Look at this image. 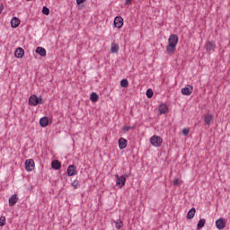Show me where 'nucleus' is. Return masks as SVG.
<instances>
[{"instance_id":"6","label":"nucleus","mask_w":230,"mask_h":230,"mask_svg":"<svg viewBox=\"0 0 230 230\" xmlns=\"http://www.w3.org/2000/svg\"><path fill=\"white\" fill-rule=\"evenodd\" d=\"M226 219H224V217H220L217 220H216V227L217 229L222 230V229H226Z\"/></svg>"},{"instance_id":"20","label":"nucleus","mask_w":230,"mask_h":230,"mask_svg":"<svg viewBox=\"0 0 230 230\" xmlns=\"http://www.w3.org/2000/svg\"><path fill=\"white\" fill-rule=\"evenodd\" d=\"M195 213H197V210H195V208H192L191 209L189 210V212L187 214V218L189 220H191V218H193V217H195Z\"/></svg>"},{"instance_id":"23","label":"nucleus","mask_w":230,"mask_h":230,"mask_svg":"<svg viewBox=\"0 0 230 230\" xmlns=\"http://www.w3.org/2000/svg\"><path fill=\"white\" fill-rule=\"evenodd\" d=\"M116 229H121L123 227V221L121 219H119L117 221H114Z\"/></svg>"},{"instance_id":"19","label":"nucleus","mask_w":230,"mask_h":230,"mask_svg":"<svg viewBox=\"0 0 230 230\" xmlns=\"http://www.w3.org/2000/svg\"><path fill=\"white\" fill-rule=\"evenodd\" d=\"M159 112L160 114H166L168 112V106L166 104H161L159 106Z\"/></svg>"},{"instance_id":"30","label":"nucleus","mask_w":230,"mask_h":230,"mask_svg":"<svg viewBox=\"0 0 230 230\" xmlns=\"http://www.w3.org/2000/svg\"><path fill=\"white\" fill-rule=\"evenodd\" d=\"M78 181L75 180L72 182L71 186L74 188V190H76L78 188Z\"/></svg>"},{"instance_id":"2","label":"nucleus","mask_w":230,"mask_h":230,"mask_svg":"<svg viewBox=\"0 0 230 230\" xmlns=\"http://www.w3.org/2000/svg\"><path fill=\"white\" fill-rule=\"evenodd\" d=\"M44 103V101L42 100V97H37V95H31L29 98V105H31L32 107H37V105H42Z\"/></svg>"},{"instance_id":"26","label":"nucleus","mask_w":230,"mask_h":230,"mask_svg":"<svg viewBox=\"0 0 230 230\" xmlns=\"http://www.w3.org/2000/svg\"><path fill=\"white\" fill-rule=\"evenodd\" d=\"M6 224V217H4V216H2L0 217V226L3 227V226H4Z\"/></svg>"},{"instance_id":"33","label":"nucleus","mask_w":230,"mask_h":230,"mask_svg":"<svg viewBox=\"0 0 230 230\" xmlns=\"http://www.w3.org/2000/svg\"><path fill=\"white\" fill-rule=\"evenodd\" d=\"M77 4H82L83 3H85V0H76Z\"/></svg>"},{"instance_id":"13","label":"nucleus","mask_w":230,"mask_h":230,"mask_svg":"<svg viewBox=\"0 0 230 230\" xmlns=\"http://www.w3.org/2000/svg\"><path fill=\"white\" fill-rule=\"evenodd\" d=\"M128 141H127V139H125V138H123V137H120L119 139V148L120 149V150H124V148H127V145H128Z\"/></svg>"},{"instance_id":"15","label":"nucleus","mask_w":230,"mask_h":230,"mask_svg":"<svg viewBox=\"0 0 230 230\" xmlns=\"http://www.w3.org/2000/svg\"><path fill=\"white\" fill-rule=\"evenodd\" d=\"M17 200H19L17 194H13L12 197L9 198V206H15V204H17Z\"/></svg>"},{"instance_id":"28","label":"nucleus","mask_w":230,"mask_h":230,"mask_svg":"<svg viewBox=\"0 0 230 230\" xmlns=\"http://www.w3.org/2000/svg\"><path fill=\"white\" fill-rule=\"evenodd\" d=\"M147 98H152V96H154V91H152V89H148L146 93Z\"/></svg>"},{"instance_id":"16","label":"nucleus","mask_w":230,"mask_h":230,"mask_svg":"<svg viewBox=\"0 0 230 230\" xmlns=\"http://www.w3.org/2000/svg\"><path fill=\"white\" fill-rule=\"evenodd\" d=\"M36 53H38V55H40V57H46L47 55L46 49L42 47H37Z\"/></svg>"},{"instance_id":"11","label":"nucleus","mask_w":230,"mask_h":230,"mask_svg":"<svg viewBox=\"0 0 230 230\" xmlns=\"http://www.w3.org/2000/svg\"><path fill=\"white\" fill-rule=\"evenodd\" d=\"M67 175H68V177H73L74 175H76V167L75 165L68 166Z\"/></svg>"},{"instance_id":"27","label":"nucleus","mask_w":230,"mask_h":230,"mask_svg":"<svg viewBox=\"0 0 230 230\" xmlns=\"http://www.w3.org/2000/svg\"><path fill=\"white\" fill-rule=\"evenodd\" d=\"M42 13L44 15H49V8L46 7V6H43L42 8Z\"/></svg>"},{"instance_id":"22","label":"nucleus","mask_w":230,"mask_h":230,"mask_svg":"<svg viewBox=\"0 0 230 230\" xmlns=\"http://www.w3.org/2000/svg\"><path fill=\"white\" fill-rule=\"evenodd\" d=\"M119 51V46L116 43L111 44V53H118Z\"/></svg>"},{"instance_id":"1","label":"nucleus","mask_w":230,"mask_h":230,"mask_svg":"<svg viewBox=\"0 0 230 230\" xmlns=\"http://www.w3.org/2000/svg\"><path fill=\"white\" fill-rule=\"evenodd\" d=\"M177 44H179V36L175 34L171 35L168 39L166 53H168V55H173L177 49Z\"/></svg>"},{"instance_id":"14","label":"nucleus","mask_w":230,"mask_h":230,"mask_svg":"<svg viewBox=\"0 0 230 230\" xmlns=\"http://www.w3.org/2000/svg\"><path fill=\"white\" fill-rule=\"evenodd\" d=\"M19 24H21V20L17 17H13L11 20V26L12 28H19Z\"/></svg>"},{"instance_id":"8","label":"nucleus","mask_w":230,"mask_h":230,"mask_svg":"<svg viewBox=\"0 0 230 230\" xmlns=\"http://www.w3.org/2000/svg\"><path fill=\"white\" fill-rule=\"evenodd\" d=\"M205 48L207 51H215L217 44L214 41H207L205 44Z\"/></svg>"},{"instance_id":"5","label":"nucleus","mask_w":230,"mask_h":230,"mask_svg":"<svg viewBox=\"0 0 230 230\" xmlns=\"http://www.w3.org/2000/svg\"><path fill=\"white\" fill-rule=\"evenodd\" d=\"M25 170L27 172H33V170H35V162L33 159H28L25 161Z\"/></svg>"},{"instance_id":"25","label":"nucleus","mask_w":230,"mask_h":230,"mask_svg":"<svg viewBox=\"0 0 230 230\" xmlns=\"http://www.w3.org/2000/svg\"><path fill=\"white\" fill-rule=\"evenodd\" d=\"M120 85H121L122 87H128V80H127V79H122V80L120 81Z\"/></svg>"},{"instance_id":"35","label":"nucleus","mask_w":230,"mask_h":230,"mask_svg":"<svg viewBox=\"0 0 230 230\" xmlns=\"http://www.w3.org/2000/svg\"><path fill=\"white\" fill-rule=\"evenodd\" d=\"M3 10H4V5L1 4V5H0V13H3Z\"/></svg>"},{"instance_id":"7","label":"nucleus","mask_w":230,"mask_h":230,"mask_svg":"<svg viewBox=\"0 0 230 230\" xmlns=\"http://www.w3.org/2000/svg\"><path fill=\"white\" fill-rule=\"evenodd\" d=\"M191 93H193V86L191 85L181 89V94H183L184 96H190L191 95Z\"/></svg>"},{"instance_id":"34","label":"nucleus","mask_w":230,"mask_h":230,"mask_svg":"<svg viewBox=\"0 0 230 230\" xmlns=\"http://www.w3.org/2000/svg\"><path fill=\"white\" fill-rule=\"evenodd\" d=\"M126 4H128V5L132 4V0H126Z\"/></svg>"},{"instance_id":"4","label":"nucleus","mask_w":230,"mask_h":230,"mask_svg":"<svg viewBox=\"0 0 230 230\" xmlns=\"http://www.w3.org/2000/svg\"><path fill=\"white\" fill-rule=\"evenodd\" d=\"M150 143L153 146L159 147L163 145V139L161 137L155 135L150 138Z\"/></svg>"},{"instance_id":"3","label":"nucleus","mask_w":230,"mask_h":230,"mask_svg":"<svg viewBox=\"0 0 230 230\" xmlns=\"http://www.w3.org/2000/svg\"><path fill=\"white\" fill-rule=\"evenodd\" d=\"M127 177H128V174H125L122 176L116 174L115 175L116 185L119 186V188H122L123 186H125V183L127 182Z\"/></svg>"},{"instance_id":"31","label":"nucleus","mask_w":230,"mask_h":230,"mask_svg":"<svg viewBox=\"0 0 230 230\" xmlns=\"http://www.w3.org/2000/svg\"><path fill=\"white\" fill-rule=\"evenodd\" d=\"M132 128H134L130 127V126H125L123 128V132H128V130H132Z\"/></svg>"},{"instance_id":"12","label":"nucleus","mask_w":230,"mask_h":230,"mask_svg":"<svg viewBox=\"0 0 230 230\" xmlns=\"http://www.w3.org/2000/svg\"><path fill=\"white\" fill-rule=\"evenodd\" d=\"M14 57H16V58H22V57H24V49H22V48H17L14 51Z\"/></svg>"},{"instance_id":"21","label":"nucleus","mask_w":230,"mask_h":230,"mask_svg":"<svg viewBox=\"0 0 230 230\" xmlns=\"http://www.w3.org/2000/svg\"><path fill=\"white\" fill-rule=\"evenodd\" d=\"M90 100L91 102H98V100H100V96L96 93H92V94L90 95Z\"/></svg>"},{"instance_id":"32","label":"nucleus","mask_w":230,"mask_h":230,"mask_svg":"<svg viewBox=\"0 0 230 230\" xmlns=\"http://www.w3.org/2000/svg\"><path fill=\"white\" fill-rule=\"evenodd\" d=\"M182 134L183 136H188L190 134V129L189 128H183L182 129Z\"/></svg>"},{"instance_id":"17","label":"nucleus","mask_w":230,"mask_h":230,"mask_svg":"<svg viewBox=\"0 0 230 230\" xmlns=\"http://www.w3.org/2000/svg\"><path fill=\"white\" fill-rule=\"evenodd\" d=\"M49 124V119H48V117H43L40 119V127H48V125Z\"/></svg>"},{"instance_id":"24","label":"nucleus","mask_w":230,"mask_h":230,"mask_svg":"<svg viewBox=\"0 0 230 230\" xmlns=\"http://www.w3.org/2000/svg\"><path fill=\"white\" fill-rule=\"evenodd\" d=\"M206 226V219H200L198 223L197 229H202Z\"/></svg>"},{"instance_id":"9","label":"nucleus","mask_w":230,"mask_h":230,"mask_svg":"<svg viewBox=\"0 0 230 230\" xmlns=\"http://www.w3.org/2000/svg\"><path fill=\"white\" fill-rule=\"evenodd\" d=\"M114 26L115 28H123V18L120 16L115 17Z\"/></svg>"},{"instance_id":"36","label":"nucleus","mask_w":230,"mask_h":230,"mask_svg":"<svg viewBox=\"0 0 230 230\" xmlns=\"http://www.w3.org/2000/svg\"><path fill=\"white\" fill-rule=\"evenodd\" d=\"M26 1H32V0H26Z\"/></svg>"},{"instance_id":"18","label":"nucleus","mask_w":230,"mask_h":230,"mask_svg":"<svg viewBox=\"0 0 230 230\" xmlns=\"http://www.w3.org/2000/svg\"><path fill=\"white\" fill-rule=\"evenodd\" d=\"M62 166V164L58 162V160L52 161L51 167L53 170H60V167Z\"/></svg>"},{"instance_id":"29","label":"nucleus","mask_w":230,"mask_h":230,"mask_svg":"<svg viewBox=\"0 0 230 230\" xmlns=\"http://www.w3.org/2000/svg\"><path fill=\"white\" fill-rule=\"evenodd\" d=\"M181 182H182V181H181V180L179 178H176L173 181L174 186H181Z\"/></svg>"},{"instance_id":"10","label":"nucleus","mask_w":230,"mask_h":230,"mask_svg":"<svg viewBox=\"0 0 230 230\" xmlns=\"http://www.w3.org/2000/svg\"><path fill=\"white\" fill-rule=\"evenodd\" d=\"M213 113H207L204 117V122L206 123V125L209 127L213 122Z\"/></svg>"}]
</instances>
